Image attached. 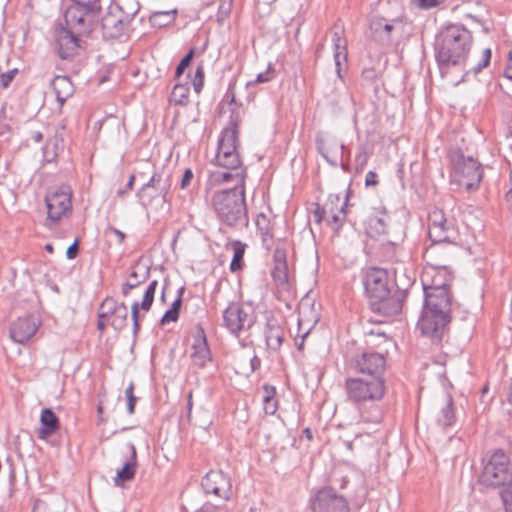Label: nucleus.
Wrapping results in <instances>:
<instances>
[{
    "instance_id": "e2e57ef3",
    "label": "nucleus",
    "mask_w": 512,
    "mask_h": 512,
    "mask_svg": "<svg viewBox=\"0 0 512 512\" xmlns=\"http://www.w3.org/2000/svg\"><path fill=\"white\" fill-rule=\"evenodd\" d=\"M173 14H174V12H158L153 15L152 20L154 21V23H157L158 18L164 16V17H167L168 22H170L174 18Z\"/></svg>"
},
{
    "instance_id": "a211bd4d",
    "label": "nucleus",
    "mask_w": 512,
    "mask_h": 512,
    "mask_svg": "<svg viewBox=\"0 0 512 512\" xmlns=\"http://www.w3.org/2000/svg\"><path fill=\"white\" fill-rule=\"evenodd\" d=\"M78 35L64 27L56 29L55 38L60 58L70 59L77 53L80 47Z\"/></svg>"
},
{
    "instance_id": "2f4dec72",
    "label": "nucleus",
    "mask_w": 512,
    "mask_h": 512,
    "mask_svg": "<svg viewBox=\"0 0 512 512\" xmlns=\"http://www.w3.org/2000/svg\"><path fill=\"white\" fill-rule=\"evenodd\" d=\"M189 92L190 88L187 83L175 84L171 95H170V103L173 105L185 106L189 103Z\"/></svg>"
},
{
    "instance_id": "ea45409f",
    "label": "nucleus",
    "mask_w": 512,
    "mask_h": 512,
    "mask_svg": "<svg viewBox=\"0 0 512 512\" xmlns=\"http://www.w3.org/2000/svg\"><path fill=\"white\" fill-rule=\"evenodd\" d=\"M346 206L347 199L343 201V203L341 204L340 208L337 209V211L333 207V212H328L326 221L333 229H338L342 225L346 216Z\"/></svg>"
},
{
    "instance_id": "6e6552de",
    "label": "nucleus",
    "mask_w": 512,
    "mask_h": 512,
    "mask_svg": "<svg viewBox=\"0 0 512 512\" xmlns=\"http://www.w3.org/2000/svg\"><path fill=\"white\" fill-rule=\"evenodd\" d=\"M347 399L355 404L380 401L386 393L385 378L348 377L344 382Z\"/></svg>"
},
{
    "instance_id": "79ce46f5",
    "label": "nucleus",
    "mask_w": 512,
    "mask_h": 512,
    "mask_svg": "<svg viewBox=\"0 0 512 512\" xmlns=\"http://www.w3.org/2000/svg\"><path fill=\"white\" fill-rule=\"evenodd\" d=\"M150 188L155 189L158 192L157 194L162 195L165 200L168 189L166 186L161 185V175L154 173L150 180L142 186L141 191L145 193Z\"/></svg>"
},
{
    "instance_id": "39448f33",
    "label": "nucleus",
    "mask_w": 512,
    "mask_h": 512,
    "mask_svg": "<svg viewBox=\"0 0 512 512\" xmlns=\"http://www.w3.org/2000/svg\"><path fill=\"white\" fill-rule=\"evenodd\" d=\"M423 257L427 263V267L421 275L423 291L449 290L453 276L447 265L448 254H441L436 245H430L426 248Z\"/></svg>"
},
{
    "instance_id": "5fc2aeb1",
    "label": "nucleus",
    "mask_w": 512,
    "mask_h": 512,
    "mask_svg": "<svg viewBox=\"0 0 512 512\" xmlns=\"http://www.w3.org/2000/svg\"><path fill=\"white\" fill-rule=\"evenodd\" d=\"M194 174L193 171L190 168H187L182 176L180 187L181 189H186L191 184V181L193 180Z\"/></svg>"
},
{
    "instance_id": "f8f14e48",
    "label": "nucleus",
    "mask_w": 512,
    "mask_h": 512,
    "mask_svg": "<svg viewBox=\"0 0 512 512\" xmlns=\"http://www.w3.org/2000/svg\"><path fill=\"white\" fill-rule=\"evenodd\" d=\"M451 181L460 187L471 190L477 187L482 179L481 165L472 157L458 153L453 157Z\"/></svg>"
},
{
    "instance_id": "412c9836",
    "label": "nucleus",
    "mask_w": 512,
    "mask_h": 512,
    "mask_svg": "<svg viewBox=\"0 0 512 512\" xmlns=\"http://www.w3.org/2000/svg\"><path fill=\"white\" fill-rule=\"evenodd\" d=\"M271 276L278 288L287 290L289 286L288 265L284 249L276 248L273 253Z\"/></svg>"
},
{
    "instance_id": "a18cd8bd",
    "label": "nucleus",
    "mask_w": 512,
    "mask_h": 512,
    "mask_svg": "<svg viewBox=\"0 0 512 512\" xmlns=\"http://www.w3.org/2000/svg\"><path fill=\"white\" fill-rule=\"evenodd\" d=\"M204 78H205V73H204V67H203V64H199L197 66V69L195 71V75H194V78L192 80V85H193V88H194V91L199 94L202 89H203V86H204Z\"/></svg>"
},
{
    "instance_id": "423d86ee",
    "label": "nucleus",
    "mask_w": 512,
    "mask_h": 512,
    "mask_svg": "<svg viewBox=\"0 0 512 512\" xmlns=\"http://www.w3.org/2000/svg\"><path fill=\"white\" fill-rule=\"evenodd\" d=\"M241 122L239 113L232 111L229 126L224 128L220 134L215 163L228 170H237L241 167V158L237 150L238 125Z\"/></svg>"
},
{
    "instance_id": "864d4df0",
    "label": "nucleus",
    "mask_w": 512,
    "mask_h": 512,
    "mask_svg": "<svg viewBox=\"0 0 512 512\" xmlns=\"http://www.w3.org/2000/svg\"><path fill=\"white\" fill-rule=\"evenodd\" d=\"M179 318V313L175 312L174 310H171L170 308L164 313V315L161 318V324L165 325L170 322H176Z\"/></svg>"
},
{
    "instance_id": "c03bdc74",
    "label": "nucleus",
    "mask_w": 512,
    "mask_h": 512,
    "mask_svg": "<svg viewBox=\"0 0 512 512\" xmlns=\"http://www.w3.org/2000/svg\"><path fill=\"white\" fill-rule=\"evenodd\" d=\"M264 388L267 392L263 399L264 410L266 414L273 415L277 410V400L273 396L275 389L272 387L269 390L268 386H265Z\"/></svg>"
},
{
    "instance_id": "de8ad7c7",
    "label": "nucleus",
    "mask_w": 512,
    "mask_h": 512,
    "mask_svg": "<svg viewBox=\"0 0 512 512\" xmlns=\"http://www.w3.org/2000/svg\"><path fill=\"white\" fill-rule=\"evenodd\" d=\"M193 56H194V49H191L183 58L182 60L180 61V63L178 64L177 68H176V71H175V76L177 78H179L183 72L185 71V69L190 65L191 63V60L193 59Z\"/></svg>"
},
{
    "instance_id": "e433bc0d",
    "label": "nucleus",
    "mask_w": 512,
    "mask_h": 512,
    "mask_svg": "<svg viewBox=\"0 0 512 512\" xmlns=\"http://www.w3.org/2000/svg\"><path fill=\"white\" fill-rule=\"evenodd\" d=\"M110 325L117 331L122 330L127 325L128 308L124 302L119 304V308L109 317Z\"/></svg>"
},
{
    "instance_id": "f704fd0d",
    "label": "nucleus",
    "mask_w": 512,
    "mask_h": 512,
    "mask_svg": "<svg viewBox=\"0 0 512 512\" xmlns=\"http://www.w3.org/2000/svg\"><path fill=\"white\" fill-rule=\"evenodd\" d=\"M341 200L340 194H330L328 196L327 201L323 206L316 204V209L314 210V217L317 222H321L322 220H326L328 212H333V202L339 203Z\"/></svg>"
},
{
    "instance_id": "37998d69",
    "label": "nucleus",
    "mask_w": 512,
    "mask_h": 512,
    "mask_svg": "<svg viewBox=\"0 0 512 512\" xmlns=\"http://www.w3.org/2000/svg\"><path fill=\"white\" fill-rule=\"evenodd\" d=\"M119 304L114 298L106 297L100 305L98 317L109 318L119 308Z\"/></svg>"
},
{
    "instance_id": "4468645a",
    "label": "nucleus",
    "mask_w": 512,
    "mask_h": 512,
    "mask_svg": "<svg viewBox=\"0 0 512 512\" xmlns=\"http://www.w3.org/2000/svg\"><path fill=\"white\" fill-rule=\"evenodd\" d=\"M99 11H92L89 7L74 3L65 12L67 29L77 34L90 33L96 23Z\"/></svg>"
},
{
    "instance_id": "c756f323",
    "label": "nucleus",
    "mask_w": 512,
    "mask_h": 512,
    "mask_svg": "<svg viewBox=\"0 0 512 512\" xmlns=\"http://www.w3.org/2000/svg\"><path fill=\"white\" fill-rule=\"evenodd\" d=\"M61 502L59 497L47 496L34 501L32 512H61L58 504Z\"/></svg>"
},
{
    "instance_id": "c9c22d12",
    "label": "nucleus",
    "mask_w": 512,
    "mask_h": 512,
    "mask_svg": "<svg viewBox=\"0 0 512 512\" xmlns=\"http://www.w3.org/2000/svg\"><path fill=\"white\" fill-rule=\"evenodd\" d=\"M372 32L382 40H389L393 25L386 22L384 18H375L371 21Z\"/></svg>"
},
{
    "instance_id": "49530a36",
    "label": "nucleus",
    "mask_w": 512,
    "mask_h": 512,
    "mask_svg": "<svg viewBox=\"0 0 512 512\" xmlns=\"http://www.w3.org/2000/svg\"><path fill=\"white\" fill-rule=\"evenodd\" d=\"M220 5H219V8H218V13H217V20L218 22H222L224 21L230 11H231V7H232V0H220Z\"/></svg>"
},
{
    "instance_id": "9b49d317",
    "label": "nucleus",
    "mask_w": 512,
    "mask_h": 512,
    "mask_svg": "<svg viewBox=\"0 0 512 512\" xmlns=\"http://www.w3.org/2000/svg\"><path fill=\"white\" fill-rule=\"evenodd\" d=\"M428 234L431 245H436L439 253H443L442 244L456 243L459 232L453 220H448L440 209H433L428 217Z\"/></svg>"
},
{
    "instance_id": "69168bd1",
    "label": "nucleus",
    "mask_w": 512,
    "mask_h": 512,
    "mask_svg": "<svg viewBox=\"0 0 512 512\" xmlns=\"http://www.w3.org/2000/svg\"><path fill=\"white\" fill-rule=\"evenodd\" d=\"M137 398H127V411L129 414H133L135 410V404H136Z\"/></svg>"
},
{
    "instance_id": "bb28decb",
    "label": "nucleus",
    "mask_w": 512,
    "mask_h": 512,
    "mask_svg": "<svg viewBox=\"0 0 512 512\" xmlns=\"http://www.w3.org/2000/svg\"><path fill=\"white\" fill-rule=\"evenodd\" d=\"M40 425L37 436L41 440H46L59 429L60 422L50 408H44L40 415Z\"/></svg>"
},
{
    "instance_id": "393cba45",
    "label": "nucleus",
    "mask_w": 512,
    "mask_h": 512,
    "mask_svg": "<svg viewBox=\"0 0 512 512\" xmlns=\"http://www.w3.org/2000/svg\"><path fill=\"white\" fill-rule=\"evenodd\" d=\"M333 46H334V62L337 77L343 81L344 75L343 73L347 69V42L341 37L338 32H335L332 37Z\"/></svg>"
},
{
    "instance_id": "7ed1b4c3",
    "label": "nucleus",
    "mask_w": 512,
    "mask_h": 512,
    "mask_svg": "<svg viewBox=\"0 0 512 512\" xmlns=\"http://www.w3.org/2000/svg\"><path fill=\"white\" fill-rule=\"evenodd\" d=\"M363 284L373 312L393 316L401 311L402 301L398 295H391L386 270L376 267L367 269Z\"/></svg>"
},
{
    "instance_id": "8fccbe9b",
    "label": "nucleus",
    "mask_w": 512,
    "mask_h": 512,
    "mask_svg": "<svg viewBox=\"0 0 512 512\" xmlns=\"http://www.w3.org/2000/svg\"><path fill=\"white\" fill-rule=\"evenodd\" d=\"M505 512H512V487L504 489L500 493Z\"/></svg>"
},
{
    "instance_id": "aec40b11",
    "label": "nucleus",
    "mask_w": 512,
    "mask_h": 512,
    "mask_svg": "<svg viewBox=\"0 0 512 512\" xmlns=\"http://www.w3.org/2000/svg\"><path fill=\"white\" fill-rule=\"evenodd\" d=\"M316 145L318 152L322 157L333 167L338 165V158L336 156L338 149L341 150L340 165L344 171H348V164L343 161V153L345 146L340 144L337 140L326 141L322 137H317Z\"/></svg>"
},
{
    "instance_id": "a19ab883",
    "label": "nucleus",
    "mask_w": 512,
    "mask_h": 512,
    "mask_svg": "<svg viewBox=\"0 0 512 512\" xmlns=\"http://www.w3.org/2000/svg\"><path fill=\"white\" fill-rule=\"evenodd\" d=\"M235 172H223L217 175V181L219 182H229L234 181V187H244L245 181V171L243 169L238 168L234 170Z\"/></svg>"
},
{
    "instance_id": "f03ea898",
    "label": "nucleus",
    "mask_w": 512,
    "mask_h": 512,
    "mask_svg": "<svg viewBox=\"0 0 512 512\" xmlns=\"http://www.w3.org/2000/svg\"><path fill=\"white\" fill-rule=\"evenodd\" d=\"M424 305L418 328L432 342H440L450 322L451 296L449 290L424 291Z\"/></svg>"
},
{
    "instance_id": "dca6fc26",
    "label": "nucleus",
    "mask_w": 512,
    "mask_h": 512,
    "mask_svg": "<svg viewBox=\"0 0 512 512\" xmlns=\"http://www.w3.org/2000/svg\"><path fill=\"white\" fill-rule=\"evenodd\" d=\"M47 221L58 222L71 210V191L68 187H60L45 196Z\"/></svg>"
},
{
    "instance_id": "3c124183",
    "label": "nucleus",
    "mask_w": 512,
    "mask_h": 512,
    "mask_svg": "<svg viewBox=\"0 0 512 512\" xmlns=\"http://www.w3.org/2000/svg\"><path fill=\"white\" fill-rule=\"evenodd\" d=\"M109 234H113V235L116 236L117 243L119 245H122L124 243L125 238H126V234L124 232H122L121 230L117 229L114 226L109 225L105 229V235H109Z\"/></svg>"
},
{
    "instance_id": "680f3d73",
    "label": "nucleus",
    "mask_w": 512,
    "mask_h": 512,
    "mask_svg": "<svg viewBox=\"0 0 512 512\" xmlns=\"http://www.w3.org/2000/svg\"><path fill=\"white\" fill-rule=\"evenodd\" d=\"M504 76L507 79L512 80V52H509L507 65L504 70Z\"/></svg>"
},
{
    "instance_id": "4d7b16f0",
    "label": "nucleus",
    "mask_w": 512,
    "mask_h": 512,
    "mask_svg": "<svg viewBox=\"0 0 512 512\" xmlns=\"http://www.w3.org/2000/svg\"><path fill=\"white\" fill-rule=\"evenodd\" d=\"M79 252L78 241L75 240L67 249L66 256L68 259H74L77 257Z\"/></svg>"
},
{
    "instance_id": "b1692460",
    "label": "nucleus",
    "mask_w": 512,
    "mask_h": 512,
    "mask_svg": "<svg viewBox=\"0 0 512 512\" xmlns=\"http://www.w3.org/2000/svg\"><path fill=\"white\" fill-rule=\"evenodd\" d=\"M127 449L130 452V456L125 461L123 467L117 471L114 477V484L116 486H122L125 482L131 481L137 469V451L133 443H127Z\"/></svg>"
},
{
    "instance_id": "f257e3e1",
    "label": "nucleus",
    "mask_w": 512,
    "mask_h": 512,
    "mask_svg": "<svg viewBox=\"0 0 512 512\" xmlns=\"http://www.w3.org/2000/svg\"><path fill=\"white\" fill-rule=\"evenodd\" d=\"M472 45V35L463 26L449 25L437 39L435 56L441 74H447L452 68L463 72V78L469 73L477 74L487 67L491 59V50L486 48L482 52L481 59L472 65H468V55Z\"/></svg>"
},
{
    "instance_id": "9d476101",
    "label": "nucleus",
    "mask_w": 512,
    "mask_h": 512,
    "mask_svg": "<svg viewBox=\"0 0 512 512\" xmlns=\"http://www.w3.org/2000/svg\"><path fill=\"white\" fill-rule=\"evenodd\" d=\"M482 482L490 487L505 486L512 483V464L503 450H496L483 468Z\"/></svg>"
},
{
    "instance_id": "473e14b6",
    "label": "nucleus",
    "mask_w": 512,
    "mask_h": 512,
    "mask_svg": "<svg viewBox=\"0 0 512 512\" xmlns=\"http://www.w3.org/2000/svg\"><path fill=\"white\" fill-rule=\"evenodd\" d=\"M256 226L258 232L262 237L263 244L266 246V248H270L273 236L271 233V225L269 218L265 214L260 213L259 215H257L256 218Z\"/></svg>"
},
{
    "instance_id": "1a4fd4ad",
    "label": "nucleus",
    "mask_w": 512,
    "mask_h": 512,
    "mask_svg": "<svg viewBox=\"0 0 512 512\" xmlns=\"http://www.w3.org/2000/svg\"><path fill=\"white\" fill-rule=\"evenodd\" d=\"M223 322L229 332L239 339L242 347L253 343L250 334L241 338V335L250 332L256 323V315L252 311L246 310L239 303L232 302L223 311Z\"/></svg>"
},
{
    "instance_id": "58836bf2",
    "label": "nucleus",
    "mask_w": 512,
    "mask_h": 512,
    "mask_svg": "<svg viewBox=\"0 0 512 512\" xmlns=\"http://www.w3.org/2000/svg\"><path fill=\"white\" fill-rule=\"evenodd\" d=\"M361 420L366 423L379 424L383 420V412L379 405L373 404L361 411Z\"/></svg>"
},
{
    "instance_id": "cd10ccee",
    "label": "nucleus",
    "mask_w": 512,
    "mask_h": 512,
    "mask_svg": "<svg viewBox=\"0 0 512 512\" xmlns=\"http://www.w3.org/2000/svg\"><path fill=\"white\" fill-rule=\"evenodd\" d=\"M264 335L267 349L272 352L279 351L284 337L283 328L275 321L269 320L266 323Z\"/></svg>"
},
{
    "instance_id": "5701e85b",
    "label": "nucleus",
    "mask_w": 512,
    "mask_h": 512,
    "mask_svg": "<svg viewBox=\"0 0 512 512\" xmlns=\"http://www.w3.org/2000/svg\"><path fill=\"white\" fill-rule=\"evenodd\" d=\"M157 285H158L157 280L151 281L144 292L143 299H142L141 303H139L138 301H134L131 305V318L133 321V333L134 334H137V332L140 329V320H139L140 309H142L145 312H148L151 309L152 304L154 302Z\"/></svg>"
},
{
    "instance_id": "20e7f679",
    "label": "nucleus",
    "mask_w": 512,
    "mask_h": 512,
    "mask_svg": "<svg viewBox=\"0 0 512 512\" xmlns=\"http://www.w3.org/2000/svg\"><path fill=\"white\" fill-rule=\"evenodd\" d=\"M212 205L219 219L229 226L248 223L245 187H233L213 195Z\"/></svg>"
},
{
    "instance_id": "bf43d9fd",
    "label": "nucleus",
    "mask_w": 512,
    "mask_h": 512,
    "mask_svg": "<svg viewBox=\"0 0 512 512\" xmlns=\"http://www.w3.org/2000/svg\"><path fill=\"white\" fill-rule=\"evenodd\" d=\"M272 78V73L270 72V70L268 69L267 71L265 72H261L257 75L256 79H255V82L256 83H266L268 81H270Z\"/></svg>"
},
{
    "instance_id": "4c0bfd02",
    "label": "nucleus",
    "mask_w": 512,
    "mask_h": 512,
    "mask_svg": "<svg viewBox=\"0 0 512 512\" xmlns=\"http://www.w3.org/2000/svg\"><path fill=\"white\" fill-rule=\"evenodd\" d=\"M233 258L230 263V270L236 272L242 268V261L245 253L246 245L240 241H232Z\"/></svg>"
},
{
    "instance_id": "13d9d810",
    "label": "nucleus",
    "mask_w": 512,
    "mask_h": 512,
    "mask_svg": "<svg viewBox=\"0 0 512 512\" xmlns=\"http://www.w3.org/2000/svg\"><path fill=\"white\" fill-rule=\"evenodd\" d=\"M377 184H378L377 173L374 171H369L365 177V185L368 187V186H375Z\"/></svg>"
},
{
    "instance_id": "0e129e2a",
    "label": "nucleus",
    "mask_w": 512,
    "mask_h": 512,
    "mask_svg": "<svg viewBox=\"0 0 512 512\" xmlns=\"http://www.w3.org/2000/svg\"><path fill=\"white\" fill-rule=\"evenodd\" d=\"M251 371L258 370L261 366V360L257 355H254L250 360Z\"/></svg>"
},
{
    "instance_id": "603ef678",
    "label": "nucleus",
    "mask_w": 512,
    "mask_h": 512,
    "mask_svg": "<svg viewBox=\"0 0 512 512\" xmlns=\"http://www.w3.org/2000/svg\"><path fill=\"white\" fill-rule=\"evenodd\" d=\"M17 73V69L9 70L5 73L0 74V85L3 88H7Z\"/></svg>"
},
{
    "instance_id": "774afa93",
    "label": "nucleus",
    "mask_w": 512,
    "mask_h": 512,
    "mask_svg": "<svg viewBox=\"0 0 512 512\" xmlns=\"http://www.w3.org/2000/svg\"><path fill=\"white\" fill-rule=\"evenodd\" d=\"M197 512H217L211 504H204Z\"/></svg>"
},
{
    "instance_id": "0eeeda50",
    "label": "nucleus",
    "mask_w": 512,
    "mask_h": 512,
    "mask_svg": "<svg viewBox=\"0 0 512 512\" xmlns=\"http://www.w3.org/2000/svg\"><path fill=\"white\" fill-rule=\"evenodd\" d=\"M138 12L136 4L125 8L119 2H112L101 18L102 35L105 39L128 37L131 23Z\"/></svg>"
},
{
    "instance_id": "338daca9",
    "label": "nucleus",
    "mask_w": 512,
    "mask_h": 512,
    "mask_svg": "<svg viewBox=\"0 0 512 512\" xmlns=\"http://www.w3.org/2000/svg\"><path fill=\"white\" fill-rule=\"evenodd\" d=\"M181 305H182V299L180 298V296H177V298L172 303L170 309L174 310L177 313H179Z\"/></svg>"
},
{
    "instance_id": "7c9ffc66",
    "label": "nucleus",
    "mask_w": 512,
    "mask_h": 512,
    "mask_svg": "<svg viewBox=\"0 0 512 512\" xmlns=\"http://www.w3.org/2000/svg\"><path fill=\"white\" fill-rule=\"evenodd\" d=\"M387 220L388 216H370L367 221V233L371 237H377L385 234L387 231Z\"/></svg>"
},
{
    "instance_id": "c85d7f7f",
    "label": "nucleus",
    "mask_w": 512,
    "mask_h": 512,
    "mask_svg": "<svg viewBox=\"0 0 512 512\" xmlns=\"http://www.w3.org/2000/svg\"><path fill=\"white\" fill-rule=\"evenodd\" d=\"M51 85L55 92L56 100L61 108L66 100L74 93L73 83L67 76H56L52 80Z\"/></svg>"
},
{
    "instance_id": "f3484780",
    "label": "nucleus",
    "mask_w": 512,
    "mask_h": 512,
    "mask_svg": "<svg viewBox=\"0 0 512 512\" xmlns=\"http://www.w3.org/2000/svg\"><path fill=\"white\" fill-rule=\"evenodd\" d=\"M201 486L206 494H212L224 500L231 496V480L220 470H211L202 478Z\"/></svg>"
},
{
    "instance_id": "a878e982",
    "label": "nucleus",
    "mask_w": 512,
    "mask_h": 512,
    "mask_svg": "<svg viewBox=\"0 0 512 512\" xmlns=\"http://www.w3.org/2000/svg\"><path fill=\"white\" fill-rule=\"evenodd\" d=\"M150 276V268L146 265L136 263L132 267L128 280L122 285L121 292L124 297L128 296L132 289L137 288L146 282Z\"/></svg>"
},
{
    "instance_id": "09e8293b",
    "label": "nucleus",
    "mask_w": 512,
    "mask_h": 512,
    "mask_svg": "<svg viewBox=\"0 0 512 512\" xmlns=\"http://www.w3.org/2000/svg\"><path fill=\"white\" fill-rule=\"evenodd\" d=\"M309 304L307 301H301L299 305V314L301 316V321H308L316 323L318 320L317 314L308 316Z\"/></svg>"
},
{
    "instance_id": "052dcab7",
    "label": "nucleus",
    "mask_w": 512,
    "mask_h": 512,
    "mask_svg": "<svg viewBox=\"0 0 512 512\" xmlns=\"http://www.w3.org/2000/svg\"><path fill=\"white\" fill-rule=\"evenodd\" d=\"M362 78L368 82L373 83L376 79V72L374 69H365L362 72Z\"/></svg>"
},
{
    "instance_id": "4be33fe9",
    "label": "nucleus",
    "mask_w": 512,
    "mask_h": 512,
    "mask_svg": "<svg viewBox=\"0 0 512 512\" xmlns=\"http://www.w3.org/2000/svg\"><path fill=\"white\" fill-rule=\"evenodd\" d=\"M191 349L190 357L195 366L204 368L207 363L212 361L211 351L203 329L200 328L197 335H195Z\"/></svg>"
},
{
    "instance_id": "72a5a7b5",
    "label": "nucleus",
    "mask_w": 512,
    "mask_h": 512,
    "mask_svg": "<svg viewBox=\"0 0 512 512\" xmlns=\"http://www.w3.org/2000/svg\"><path fill=\"white\" fill-rule=\"evenodd\" d=\"M437 421L443 427L451 426L455 422L453 400L450 395H447L445 405L441 408Z\"/></svg>"
},
{
    "instance_id": "ddd939ff",
    "label": "nucleus",
    "mask_w": 512,
    "mask_h": 512,
    "mask_svg": "<svg viewBox=\"0 0 512 512\" xmlns=\"http://www.w3.org/2000/svg\"><path fill=\"white\" fill-rule=\"evenodd\" d=\"M351 368L365 377L385 378L387 367L386 357L383 353L363 351L355 355L350 361Z\"/></svg>"
},
{
    "instance_id": "6ab92c4d",
    "label": "nucleus",
    "mask_w": 512,
    "mask_h": 512,
    "mask_svg": "<svg viewBox=\"0 0 512 512\" xmlns=\"http://www.w3.org/2000/svg\"><path fill=\"white\" fill-rule=\"evenodd\" d=\"M38 327L39 323L33 316L18 318L10 328V337L14 342L23 344L35 335Z\"/></svg>"
},
{
    "instance_id": "6e6d98bb",
    "label": "nucleus",
    "mask_w": 512,
    "mask_h": 512,
    "mask_svg": "<svg viewBox=\"0 0 512 512\" xmlns=\"http://www.w3.org/2000/svg\"><path fill=\"white\" fill-rule=\"evenodd\" d=\"M415 2L420 8L429 9L440 4L442 0H415Z\"/></svg>"
},
{
    "instance_id": "2eb2a0df",
    "label": "nucleus",
    "mask_w": 512,
    "mask_h": 512,
    "mask_svg": "<svg viewBox=\"0 0 512 512\" xmlns=\"http://www.w3.org/2000/svg\"><path fill=\"white\" fill-rule=\"evenodd\" d=\"M310 505L313 512H349L347 500L330 486L318 490L311 498Z\"/></svg>"
}]
</instances>
